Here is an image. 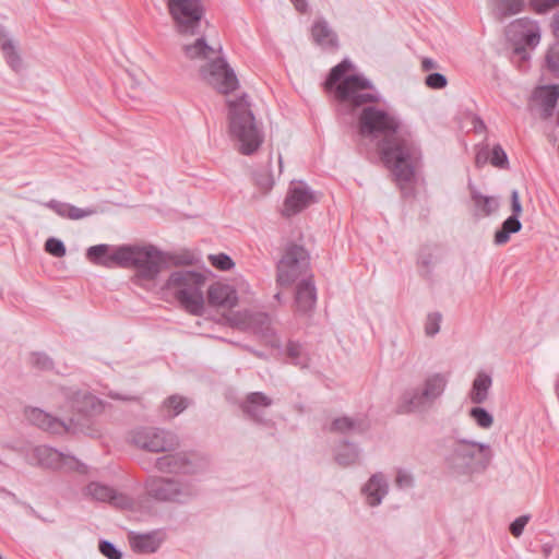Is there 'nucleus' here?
Wrapping results in <instances>:
<instances>
[{"label":"nucleus","instance_id":"50","mask_svg":"<svg viewBox=\"0 0 559 559\" xmlns=\"http://www.w3.org/2000/svg\"><path fill=\"white\" fill-rule=\"evenodd\" d=\"M548 68L556 74H559V49L551 48L546 55Z\"/></svg>","mask_w":559,"mask_h":559},{"label":"nucleus","instance_id":"49","mask_svg":"<svg viewBox=\"0 0 559 559\" xmlns=\"http://www.w3.org/2000/svg\"><path fill=\"white\" fill-rule=\"evenodd\" d=\"M95 213L94 210H90V209H80V207H76L74 205H71V204H68V219H72V221H78V219H82L84 217H87V216H91Z\"/></svg>","mask_w":559,"mask_h":559},{"label":"nucleus","instance_id":"44","mask_svg":"<svg viewBox=\"0 0 559 559\" xmlns=\"http://www.w3.org/2000/svg\"><path fill=\"white\" fill-rule=\"evenodd\" d=\"M530 4L536 13L544 14L559 5V0H530Z\"/></svg>","mask_w":559,"mask_h":559},{"label":"nucleus","instance_id":"42","mask_svg":"<svg viewBox=\"0 0 559 559\" xmlns=\"http://www.w3.org/2000/svg\"><path fill=\"white\" fill-rule=\"evenodd\" d=\"M209 260L214 267L221 271H228L234 266L231 258L225 253L211 254Z\"/></svg>","mask_w":559,"mask_h":559},{"label":"nucleus","instance_id":"56","mask_svg":"<svg viewBox=\"0 0 559 559\" xmlns=\"http://www.w3.org/2000/svg\"><path fill=\"white\" fill-rule=\"evenodd\" d=\"M295 9L300 13H306L308 11V2L306 0H289Z\"/></svg>","mask_w":559,"mask_h":559},{"label":"nucleus","instance_id":"5","mask_svg":"<svg viewBox=\"0 0 559 559\" xmlns=\"http://www.w3.org/2000/svg\"><path fill=\"white\" fill-rule=\"evenodd\" d=\"M447 382L445 376L441 373L429 376L421 390H408L403 393L397 404V412L408 414L428 409L441 396Z\"/></svg>","mask_w":559,"mask_h":559},{"label":"nucleus","instance_id":"63","mask_svg":"<svg viewBox=\"0 0 559 559\" xmlns=\"http://www.w3.org/2000/svg\"><path fill=\"white\" fill-rule=\"evenodd\" d=\"M277 300H281V294L277 293L275 296H274Z\"/></svg>","mask_w":559,"mask_h":559},{"label":"nucleus","instance_id":"22","mask_svg":"<svg viewBox=\"0 0 559 559\" xmlns=\"http://www.w3.org/2000/svg\"><path fill=\"white\" fill-rule=\"evenodd\" d=\"M534 99L542 109V117L549 118L559 99V85L539 86L534 91Z\"/></svg>","mask_w":559,"mask_h":559},{"label":"nucleus","instance_id":"17","mask_svg":"<svg viewBox=\"0 0 559 559\" xmlns=\"http://www.w3.org/2000/svg\"><path fill=\"white\" fill-rule=\"evenodd\" d=\"M509 34L519 38L526 46L534 48L540 41V27L536 21L527 17L518 19L509 26Z\"/></svg>","mask_w":559,"mask_h":559},{"label":"nucleus","instance_id":"1","mask_svg":"<svg viewBox=\"0 0 559 559\" xmlns=\"http://www.w3.org/2000/svg\"><path fill=\"white\" fill-rule=\"evenodd\" d=\"M357 126L362 138L380 140L378 147L383 164L391 170L403 194H411L421 152L411 134L402 129L399 118L371 105L361 109Z\"/></svg>","mask_w":559,"mask_h":559},{"label":"nucleus","instance_id":"11","mask_svg":"<svg viewBox=\"0 0 559 559\" xmlns=\"http://www.w3.org/2000/svg\"><path fill=\"white\" fill-rule=\"evenodd\" d=\"M200 73L210 85L223 94H229L239 84L234 70L219 56V52L210 62L201 64Z\"/></svg>","mask_w":559,"mask_h":559},{"label":"nucleus","instance_id":"45","mask_svg":"<svg viewBox=\"0 0 559 559\" xmlns=\"http://www.w3.org/2000/svg\"><path fill=\"white\" fill-rule=\"evenodd\" d=\"M29 362L37 369L46 370L52 367L51 359L46 354L34 353L29 357Z\"/></svg>","mask_w":559,"mask_h":559},{"label":"nucleus","instance_id":"48","mask_svg":"<svg viewBox=\"0 0 559 559\" xmlns=\"http://www.w3.org/2000/svg\"><path fill=\"white\" fill-rule=\"evenodd\" d=\"M426 84L428 87L433 90H441L447 86V78L441 73H431L426 78Z\"/></svg>","mask_w":559,"mask_h":559},{"label":"nucleus","instance_id":"27","mask_svg":"<svg viewBox=\"0 0 559 559\" xmlns=\"http://www.w3.org/2000/svg\"><path fill=\"white\" fill-rule=\"evenodd\" d=\"M272 405V399L262 392L250 393L242 404V411L253 419H259L260 408H266Z\"/></svg>","mask_w":559,"mask_h":559},{"label":"nucleus","instance_id":"55","mask_svg":"<svg viewBox=\"0 0 559 559\" xmlns=\"http://www.w3.org/2000/svg\"><path fill=\"white\" fill-rule=\"evenodd\" d=\"M550 27L554 36L559 40V10L554 14Z\"/></svg>","mask_w":559,"mask_h":559},{"label":"nucleus","instance_id":"29","mask_svg":"<svg viewBox=\"0 0 559 559\" xmlns=\"http://www.w3.org/2000/svg\"><path fill=\"white\" fill-rule=\"evenodd\" d=\"M369 427L365 419H353L349 417L336 418L331 426V431L347 433V432H362Z\"/></svg>","mask_w":559,"mask_h":559},{"label":"nucleus","instance_id":"16","mask_svg":"<svg viewBox=\"0 0 559 559\" xmlns=\"http://www.w3.org/2000/svg\"><path fill=\"white\" fill-rule=\"evenodd\" d=\"M86 258L93 264L104 267H121V262L124 260L123 246L114 249L105 243L92 246L86 251Z\"/></svg>","mask_w":559,"mask_h":559},{"label":"nucleus","instance_id":"60","mask_svg":"<svg viewBox=\"0 0 559 559\" xmlns=\"http://www.w3.org/2000/svg\"><path fill=\"white\" fill-rule=\"evenodd\" d=\"M84 402L86 405L94 406L95 405V397L93 395H84Z\"/></svg>","mask_w":559,"mask_h":559},{"label":"nucleus","instance_id":"58","mask_svg":"<svg viewBox=\"0 0 559 559\" xmlns=\"http://www.w3.org/2000/svg\"><path fill=\"white\" fill-rule=\"evenodd\" d=\"M423 69L429 71L436 68V63L432 59L425 58L421 62Z\"/></svg>","mask_w":559,"mask_h":559},{"label":"nucleus","instance_id":"7","mask_svg":"<svg viewBox=\"0 0 559 559\" xmlns=\"http://www.w3.org/2000/svg\"><path fill=\"white\" fill-rule=\"evenodd\" d=\"M121 267H134L144 280H155L164 263L163 253L154 246H123Z\"/></svg>","mask_w":559,"mask_h":559},{"label":"nucleus","instance_id":"52","mask_svg":"<svg viewBox=\"0 0 559 559\" xmlns=\"http://www.w3.org/2000/svg\"><path fill=\"white\" fill-rule=\"evenodd\" d=\"M528 518L527 516H519L515 519L511 525H510V532L514 537H519L527 524Z\"/></svg>","mask_w":559,"mask_h":559},{"label":"nucleus","instance_id":"51","mask_svg":"<svg viewBox=\"0 0 559 559\" xmlns=\"http://www.w3.org/2000/svg\"><path fill=\"white\" fill-rule=\"evenodd\" d=\"M45 206L52 210L57 215H59L62 218L68 217V203L59 202L56 200H51L47 203H45Z\"/></svg>","mask_w":559,"mask_h":559},{"label":"nucleus","instance_id":"33","mask_svg":"<svg viewBox=\"0 0 559 559\" xmlns=\"http://www.w3.org/2000/svg\"><path fill=\"white\" fill-rule=\"evenodd\" d=\"M252 317H253V312L243 310V311H237V312H233V313L228 314L226 317V321L231 328H236L240 331L251 332V328L253 324Z\"/></svg>","mask_w":559,"mask_h":559},{"label":"nucleus","instance_id":"54","mask_svg":"<svg viewBox=\"0 0 559 559\" xmlns=\"http://www.w3.org/2000/svg\"><path fill=\"white\" fill-rule=\"evenodd\" d=\"M395 484L400 488H407L413 485V478L405 471H399L397 475H396Z\"/></svg>","mask_w":559,"mask_h":559},{"label":"nucleus","instance_id":"31","mask_svg":"<svg viewBox=\"0 0 559 559\" xmlns=\"http://www.w3.org/2000/svg\"><path fill=\"white\" fill-rule=\"evenodd\" d=\"M522 224L515 216L508 217L501 226V229L495 234V243L498 246L504 245L509 241L510 235L520 231Z\"/></svg>","mask_w":559,"mask_h":559},{"label":"nucleus","instance_id":"20","mask_svg":"<svg viewBox=\"0 0 559 559\" xmlns=\"http://www.w3.org/2000/svg\"><path fill=\"white\" fill-rule=\"evenodd\" d=\"M182 51L187 59L200 61L202 64L210 62L221 52V48L216 49L210 46L203 36L197 38L192 44L182 46Z\"/></svg>","mask_w":559,"mask_h":559},{"label":"nucleus","instance_id":"9","mask_svg":"<svg viewBox=\"0 0 559 559\" xmlns=\"http://www.w3.org/2000/svg\"><path fill=\"white\" fill-rule=\"evenodd\" d=\"M131 442L150 452H173L180 445L179 438L171 431L155 427H142L133 430Z\"/></svg>","mask_w":559,"mask_h":559},{"label":"nucleus","instance_id":"4","mask_svg":"<svg viewBox=\"0 0 559 559\" xmlns=\"http://www.w3.org/2000/svg\"><path fill=\"white\" fill-rule=\"evenodd\" d=\"M205 277L194 271L173 272L166 282L168 289H175L180 305L191 314L200 316L204 309L203 286Z\"/></svg>","mask_w":559,"mask_h":559},{"label":"nucleus","instance_id":"18","mask_svg":"<svg viewBox=\"0 0 559 559\" xmlns=\"http://www.w3.org/2000/svg\"><path fill=\"white\" fill-rule=\"evenodd\" d=\"M209 304L216 307L234 308L238 304L236 289L223 283H215L207 290Z\"/></svg>","mask_w":559,"mask_h":559},{"label":"nucleus","instance_id":"23","mask_svg":"<svg viewBox=\"0 0 559 559\" xmlns=\"http://www.w3.org/2000/svg\"><path fill=\"white\" fill-rule=\"evenodd\" d=\"M28 420L43 430L61 433L68 430V426L60 419L52 417L50 414L45 413L39 408H32L27 411Z\"/></svg>","mask_w":559,"mask_h":559},{"label":"nucleus","instance_id":"25","mask_svg":"<svg viewBox=\"0 0 559 559\" xmlns=\"http://www.w3.org/2000/svg\"><path fill=\"white\" fill-rule=\"evenodd\" d=\"M471 197L474 203L476 216H490L499 209V201L495 197L483 195L474 188L471 190Z\"/></svg>","mask_w":559,"mask_h":559},{"label":"nucleus","instance_id":"30","mask_svg":"<svg viewBox=\"0 0 559 559\" xmlns=\"http://www.w3.org/2000/svg\"><path fill=\"white\" fill-rule=\"evenodd\" d=\"M131 546L136 552L152 554L159 548L160 539L156 534H142L131 539Z\"/></svg>","mask_w":559,"mask_h":559},{"label":"nucleus","instance_id":"57","mask_svg":"<svg viewBox=\"0 0 559 559\" xmlns=\"http://www.w3.org/2000/svg\"><path fill=\"white\" fill-rule=\"evenodd\" d=\"M487 159H488L487 151H480L477 153L476 158H475L476 165L481 166L487 162Z\"/></svg>","mask_w":559,"mask_h":559},{"label":"nucleus","instance_id":"47","mask_svg":"<svg viewBox=\"0 0 559 559\" xmlns=\"http://www.w3.org/2000/svg\"><path fill=\"white\" fill-rule=\"evenodd\" d=\"M99 551L108 559H121L122 557L121 552L116 548V546L108 540H103L99 543Z\"/></svg>","mask_w":559,"mask_h":559},{"label":"nucleus","instance_id":"28","mask_svg":"<svg viewBox=\"0 0 559 559\" xmlns=\"http://www.w3.org/2000/svg\"><path fill=\"white\" fill-rule=\"evenodd\" d=\"M491 384V377L485 372H479L473 381V386L469 393L471 401L475 404L484 403L488 397Z\"/></svg>","mask_w":559,"mask_h":559},{"label":"nucleus","instance_id":"53","mask_svg":"<svg viewBox=\"0 0 559 559\" xmlns=\"http://www.w3.org/2000/svg\"><path fill=\"white\" fill-rule=\"evenodd\" d=\"M511 210H512L511 216H515L519 218V216L522 213V204L520 201V194H519L518 190H513L511 192Z\"/></svg>","mask_w":559,"mask_h":559},{"label":"nucleus","instance_id":"2","mask_svg":"<svg viewBox=\"0 0 559 559\" xmlns=\"http://www.w3.org/2000/svg\"><path fill=\"white\" fill-rule=\"evenodd\" d=\"M228 108V129L238 151L251 155L258 151L264 140L261 123L257 120L249 96L242 93L226 100Z\"/></svg>","mask_w":559,"mask_h":559},{"label":"nucleus","instance_id":"62","mask_svg":"<svg viewBox=\"0 0 559 559\" xmlns=\"http://www.w3.org/2000/svg\"><path fill=\"white\" fill-rule=\"evenodd\" d=\"M251 353L254 354L255 356L260 357V358L263 357V355L261 353L257 352V350H251Z\"/></svg>","mask_w":559,"mask_h":559},{"label":"nucleus","instance_id":"10","mask_svg":"<svg viewBox=\"0 0 559 559\" xmlns=\"http://www.w3.org/2000/svg\"><path fill=\"white\" fill-rule=\"evenodd\" d=\"M309 267V254L304 247L290 245L277 264V283L293 284Z\"/></svg>","mask_w":559,"mask_h":559},{"label":"nucleus","instance_id":"13","mask_svg":"<svg viewBox=\"0 0 559 559\" xmlns=\"http://www.w3.org/2000/svg\"><path fill=\"white\" fill-rule=\"evenodd\" d=\"M198 459L194 454L177 452L158 457L155 462L156 468L162 473L190 474L197 472Z\"/></svg>","mask_w":559,"mask_h":559},{"label":"nucleus","instance_id":"3","mask_svg":"<svg viewBox=\"0 0 559 559\" xmlns=\"http://www.w3.org/2000/svg\"><path fill=\"white\" fill-rule=\"evenodd\" d=\"M352 68L353 64L347 59L333 67L324 83L325 88L329 91L333 90L338 102L352 107L377 103L379 96L367 78L359 74L345 76Z\"/></svg>","mask_w":559,"mask_h":559},{"label":"nucleus","instance_id":"19","mask_svg":"<svg viewBox=\"0 0 559 559\" xmlns=\"http://www.w3.org/2000/svg\"><path fill=\"white\" fill-rule=\"evenodd\" d=\"M311 37L322 49L334 51L338 48V38L336 33L323 19L317 20L312 24Z\"/></svg>","mask_w":559,"mask_h":559},{"label":"nucleus","instance_id":"37","mask_svg":"<svg viewBox=\"0 0 559 559\" xmlns=\"http://www.w3.org/2000/svg\"><path fill=\"white\" fill-rule=\"evenodd\" d=\"M7 62L14 70L19 71L22 67L21 57L12 40H4L1 45Z\"/></svg>","mask_w":559,"mask_h":559},{"label":"nucleus","instance_id":"39","mask_svg":"<svg viewBox=\"0 0 559 559\" xmlns=\"http://www.w3.org/2000/svg\"><path fill=\"white\" fill-rule=\"evenodd\" d=\"M188 400L179 395H171L164 402V406L166 408L174 411L173 416H176L183 412L188 407Z\"/></svg>","mask_w":559,"mask_h":559},{"label":"nucleus","instance_id":"8","mask_svg":"<svg viewBox=\"0 0 559 559\" xmlns=\"http://www.w3.org/2000/svg\"><path fill=\"white\" fill-rule=\"evenodd\" d=\"M489 460V445L466 440L457 441L450 456L453 467L467 472L485 468Z\"/></svg>","mask_w":559,"mask_h":559},{"label":"nucleus","instance_id":"59","mask_svg":"<svg viewBox=\"0 0 559 559\" xmlns=\"http://www.w3.org/2000/svg\"><path fill=\"white\" fill-rule=\"evenodd\" d=\"M474 128L476 132H483L486 130V124L480 118H475Z\"/></svg>","mask_w":559,"mask_h":559},{"label":"nucleus","instance_id":"36","mask_svg":"<svg viewBox=\"0 0 559 559\" xmlns=\"http://www.w3.org/2000/svg\"><path fill=\"white\" fill-rule=\"evenodd\" d=\"M87 493L95 500L98 501H110L115 499V490L108 486L91 483L87 488Z\"/></svg>","mask_w":559,"mask_h":559},{"label":"nucleus","instance_id":"43","mask_svg":"<svg viewBox=\"0 0 559 559\" xmlns=\"http://www.w3.org/2000/svg\"><path fill=\"white\" fill-rule=\"evenodd\" d=\"M45 250L57 258L64 257L67 252L63 242L57 238L47 239L45 242Z\"/></svg>","mask_w":559,"mask_h":559},{"label":"nucleus","instance_id":"14","mask_svg":"<svg viewBox=\"0 0 559 559\" xmlns=\"http://www.w3.org/2000/svg\"><path fill=\"white\" fill-rule=\"evenodd\" d=\"M317 202L313 192L302 182L290 186L285 198L282 214L290 217Z\"/></svg>","mask_w":559,"mask_h":559},{"label":"nucleus","instance_id":"26","mask_svg":"<svg viewBox=\"0 0 559 559\" xmlns=\"http://www.w3.org/2000/svg\"><path fill=\"white\" fill-rule=\"evenodd\" d=\"M251 332L263 337L272 346H277V340L274 337L273 330L271 328V319L266 313L254 312L252 317Z\"/></svg>","mask_w":559,"mask_h":559},{"label":"nucleus","instance_id":"32","mask_svg":"<svg viewBox=\"0 0 559 559\" xmlns=\"http://www.w3.org/2000/svg\"><path fill=\"white\" fill-rule=\"evenodd\" d=\"M525 0H495L493 10L499 19L518 14L524 8Z\"/></svg>","mask_w":559,"mask_h":559},{"label":"nucleus","instance_id":"61","mask_svg":"<svg viewBox=\"0 0 559 559\" xmlns=\"http://www.w3.org/2000/svg\"><path fill=\"white\" fill-rule=\"evenodd\" d=\"M514 52L518 53V55H522L523 59L526 58V52H525V49L524 48H520V47H516L514 49Z\"/></svg>","mask_w":559,"mask_h":559},{"label":"nucleus","instance_id":"40","mask_svg":"<svg viewBox=\"0 0 559 559\" xmlns=\"http://www.w3.org/2000/svg\"><path fill=\"white\" fill-rule=\"evenodd\" d=\"M490 163L498 168H508L509 159L507 153L500 144H496L491 151Z\"/></svg>","mask_w":559,"mask_h":559},{"label":"nucleus","instance_id":"35","mask_svg":"<svg viewBox=\"0 0 559 559\" xmlns=\"http://www.w3.org/2000/svg\"><path fill=\"white\" fill-rule=\"evenodd\" d=\"M287 355L292 359L293 364L300 367L306 368L309 364L308 355L305 353L302 345L289 342L287 345Z\"/></svg>","mask_w":559,"mask_h":559},{"label":"nucleus","instance_id":"64","mask_svg":"<svg viewBox=\"0 0 559 559\" xmlns=\"http://www.w3.org/2000/svg\"><path fill=\"white\" fill-rule=\"evenodd\" d=\"M278 163H280V167L282 168V157L280 156V159H278Z\"/></svg>","mask_w":559,"mask_h":559},{"label":"nucleus","instance_id":"41","mask_svg":"<svg viewBox=\"0 0 559 559\" xmlns=\"http://www.w3.org/2000/svg\"><path fill=\"white\" fill-rule=\"evenodd\" d=\"M471 416L481 428H489L493 423L492 416L485 408L481 407L472 408Z\"/></svg>","mask_w":559,"mask_h":559},{"label":"nucleus","instance_id":"6","mask_svg":"<svg viewBox=\"0 0 559 559\" xmlns=\"http://www.w3.org/2000/svg\"><path fill=\"white\" fill-rule=\"evenodd\" d=\"M174 28L182 37L200 34L204 7L200 0H166Z\"/></svg>","mask_w":559,"mask_h":559},{"label":"nucleus","instance_id":"34","mask_svg":"<svg viewBox=\"0 0 559 559\" xmlns=\"http://www.w3.org/2000/svg\"><path fill=\"white\" fill-rule=\"evenodd\" d=\"M338 464L348 466L358 460V450L354 444L344 443L340 447L335 456Z\"/></svg>","mask_w":559,"mask_h":559},{"label":"nucleus","instance_id":"38","mask_svg":"<svg viewBox=\"0 0 559 559\" xmlns=\"http://www.w3.org/2000/svg\"><path fill=\"white\" fill-rule=\"evenodd\" d=\"M255 185L263 191L267 192L274 185V178L269 169L255 171L253 175Z\"/></svg>","mask_w":559,"mask_h":559},{"label":"nucleus","instance_id":"46","mask_svg":"<svg viewBox=\"0 0 559 559\" xmlns=\"http://www.w3.org/2000/svg\"><path fill=\"white\" fill-rule=\"evenodd\" d=\"M441 314L438 312L430 313L427 318L425 331L429 336H433L440 330Z\"/></svg>","mask_w":559,"mask_h":559},{"label":"nucleus","instance_id":"12","mask_svg":"<svg viewBox=\"0 0 559 559\" xmlns=\"http://www.w3.org/2000/svg\"><path fill=\"white\" fill-rule=\"evenodd\" d=\"M34 457L37 463L48 468L75 469L86 472V466L80 463L74 456L66 455L50 447L39 445L34 449Z\"/></svg>","mask_w":559,"mask_h":559},{"label":"nucleus","instance_id":"15","mask_svg":"<svg viewBox=\"0 0 559 559\" xmlns=\"http://www.w3.org/2000/svg\"><path fill=\"white\" fill-rule=\"evenodd\" d=\"M146 493L158 501H175L181 495V486L169 478L153 476L145 483Z\"/></svg>","mask_w":559,"mask_h":559},{"label":"nucleus","instance_id":"24","mask_svg":"<svg viewBox=\"0 0 559 559\" xmlns=\"http://www.w3.org/2000/svg\"><path fill=\"white\" fill-rule=\"evenodd\" d=\"M362 491L367 496V502L371 507H376L381 503L383 497L388 492V484L383 478L382 474H374L371 476L369 481L362 488Z\"/></svg>","mask_w":559,"mask_h":559},{"label":"nucleus","instance_id":"21","mask_svg":"<svg viewBox=\"0 0 559 559\" xmlns=\"http://www.w3.org/2000/svg\"><path fill=\"white\" fill-rule=\"evenodd\" d=\"M317 290L311 277L302 280L296 289L295 304L297 311L308 313L314 308Z\"/></svg>","mask_w":559,"mask_h":559}]
</instances>
